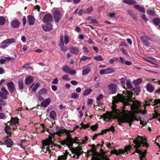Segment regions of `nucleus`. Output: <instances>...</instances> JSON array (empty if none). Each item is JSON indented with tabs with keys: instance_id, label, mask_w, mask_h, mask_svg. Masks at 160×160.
<instances>
[{
	"instance_id": "f257e3e1",
	"label": "nucleus",
	"mask_w": 160,
	"mask_h": 160,
	"mask_svg": "<svg viewBox=\"0 0 160 160\" xmlns=\"http://www.w3.org/2000/svg\"><path fill=\"white\" fill-rule=\"evenodd\" d=\"M112 111L108 112L106 113H104L102 116L103 119L107 121L111 120L113 117L118 119V122L120 123L127 122L128 123L129 126L131 127L132 123L136 120L135 118L133 116L129 115V112L127 110H125V108L123 107L122 109V111L116 109V105L112 103L111 107Z\"/></svg>"
},
{
	"instance_id": "f03ea898",
	"label": "nucleus",
	"mask_w": 160,
	"mask_h": 160,
	"mask_svg": "<svg viewBox=\"0 0 160 160\" xmlns=\"http://www.w3.org/2000/svg\"><path fill=\"white\" fill-rule=\"evenodd\" d=\"M140 91V88L138 86L133 89L132 91L127 90L126 92H124L122 95L120 96L119 98V100L122 102L125 106L130 105L132 110L134 113H137V110L141 106V103L137 100L134 102L132 97L133 94L138 95Z\"/></svg>"
},
{
	"instance_id": "7ed1b4c3",
	"label": "nucleus",
	"mask_w": 160,
	"mask_h": 160,
	"mask_svg": "<svg viewBox=\"0 0 160 160\" xmlns=\"http://www.w3.org/2000/svg\"><path fill=\"white\" fill-rule=\"evenodd\" d=\"M133 142L135 144L134 145V147L136 150L135 152L132 154H134L135 152H136L139 154V155L145 157L147 152V149H146L142 152L139 148L141 146V144H143L142 147L145 146L147 148L149 147V145L147 142L146 138L141 136L138 135L137 137L134 139Z\"/></svg>"
},
{
	"instance_id": "20e7f679",
	"label": "nucleus",
	"mask_w": 160,
	"mask_h": 160,
	"mask_svg": "<svg viewBox=\"0 0 160 160\" xmlns=\"http://www.w3.org/2000/svg\"><path fill=\"white\" fill-rule=\"evenodd\" d=\"M61 128L62 129L61 132H62L61 136L64 133L66 134L67 135V137L65 139L63 140L60 142V143L62 145H65L70 148L72 146L73 143H77L79 145L81 144L79 142H76L79 140L77 137H75L74 138H72L71 135L70 134V132H72V131L68 130L62 127H61Z\"/></svg>"
},
{
	"instance_id": "39448f33",
	"label": "nucleus",
	"mask_w": 160,
	"mask_h": 160,
	"mask_svg": "<svg viewBox=\"0 0 160 160\" xmlns=\"http://www.w3.org/2000/svg\"><path fill=\"white\" fill-rule=\"evenodd\" d=\"M47 131L48 132L49 135L48 138L45 140L44 142V144L48 145L49 143H52V142L54 141L55 140V138L54 136L55 135H57L59 136H61V134L62 132H61L62 129L61 127H59L58 126H56V129L57 132H55L53 130H49V129L48 128H46Z\"/></svg>"
},
{
	"instance_id": "423d86ee",
	"label": "nucleus",
	"mask_w": 160,
	"mask_h": 160,
	"mask_svg": "<svg viewBox=\"0 0 160 160\" xmlns=\"http://www.w3.org/2000/svg\"><path fill=\"white\" fill-rule=\"evenodd\" d=\"M131 148V146H126L125 147L124 150L122 149H119L117 150L115 148H113V150L110 152L111 155L114 154L116 155L117 156H120L122 154H123L126 152L129 151Z\"/></svg>"
},
{
	"instance_id": "0eeeda50",
	"label": "nucleus",
	"mask_w": 160,
	"mask_h": 160,
	"mask_svg": "<svg viewBox=\"0 0 160 160\" xmlns=\"http://www.w3.org/2000/svg\"><path fill=\"white\" fill-rule=\"evenodd\" d=\"M72 153L74 154V155L73 156V158H75V155L77 157L76 158H78L82 154L83 151L82 150V148L81 146H78L76 148H72L71 150Z\"/></svg>"
},
{
	"instance_id": "6e6552de",
	"label": "nucleus",
	"mask_w": 160,
	"mask_h": 160,
	"mask_svg": "<svg viewBox=\"0 0 160 160\" xmlns=\"http://www.w3.org/2000/svg\"><path fill=\"white\" fill-rule=\"evenodd\" d=\"M140 38L143 44L145 46L147 47L150 46V42L148 40L151 41L152 38L150 37L148 35H144L143 36H141Z\"/></svg>"
},
{
	"instance_id": "1a4fd4ad",
	"label": "nucleus",
	"mask_w": 160,
	"mask_h": 160,
	"mask_svg": "<svg viewBox=\"0 0 160 160\" xmlns=\"http://www.w3.org/2000/svg\"><path fill=\"white\" fill-rule=\"evenodd\" d=\"M0 91V97L3 99L7 98V95H8V92L5 87H3L1 88Z\"/></svg>"
},
{
	"instance_id": "9d476101",
	"label": "nucleus",
	"mask_w": 160,
	"mask_h": 160,
	"mask_svg": "<svg viewBox=\"0 0 160 160\" xmlns=\"http://www.w3.org/2000/svg\"><path fill=\"white\" fill-rule=\"evenodd\" d=\"M53 17L56 22H58L62 18L61 12L58 10H55L53 13Z\"/></svg>"
},
{
	"instance_id": "9b49d317",
	"label": "nucleus",
	"mask_w": 160,
	"mask_h": 160,
	"mask_svg": "<svg viewBox=\"0 0 160 160\" xmlns=\"http://www.w3.org/2000/svg\"><path fill=\"white\" fill-rule=\"evenodd\" d=\"M7 85L8 90L11 93H13L16 90L14 84L12 81L9 82Z\"/></svg>"
},
{
	"instance_id": "f8f14e48",
	"label": "nucleus",
	"mask_w": 160,
	"mask_h": 160,
	"mask_svg": "<svg viewBox=\"0 0 160 160\" xmlns=\"http://www.w3.org/2000/svg\"><path fill=\"white\" fill-rule=\"evenodd\" d=\"M108 87L109 90L111 91L112 93H115L116 92L117 86L116 84L111 83L108 85Z\"/></svg>"
},
{
	"instance_id": "ddd939ff",
	"label": "nucleus",
	"mask_w": 160,
	"mask_h": 160,
	"mask_svg": "<svg viewBox=\"0 0 160 160\" xmlns=\"http://www.w3.org/2000/svg\"><path fill=\"white\" fill-rule=\"evenodd\" d=\"M63 39V35L62 34H61L60 35V43L59 45L61 49L64 52L67 51L68 50V48H67L66 47H63L64 44Z\"/></svg>"
},
{
	"instance_id": "4468645a",
	"label": "nucleus",
	"mask_w": 160,
	"mask_h": 160,
	"mask_svg": "<svg viewBox=\"0 0 160 160\" xmlns=\"http://www.w3.org/2000/svg\"><path fill=\"white\" fill-rule=\"evenodd\" d=\"M45 25L42 26L43 30L45 31H49L52 29V25L50 23H47Z\"/></svg>"
},
{
	"instance_id": "2eb2a0df",
	"label": "nucleus",
	"mask_w": 160,
	"mask_h": 160,
	"mask_svg": "<svg viewBox=\"0 0 160 160\" xmlns=\"http://www.w3.org/2000/svg\"><path fill=\"white\" fill-rule=\"evenodd\" d=\"M52 16L50 14H47L45 15L43 18V21L45 23L51 22L52 20Z\"/></svg>"
},
{
	"instance_id": "dca6fc26",
	"label": "nucleus",
	"mask_w": 160,
	"mask_h": 160,
	"mask_svg": "<svg viewBox=\"0 0 160 160\" xmlns=\"http://www.w3.org/2000/svg\"><path fill=\"white\" fill-rule=\"evenodd\" d=\"M70 51L72 54H77L79 52V48L75 47H70L69 48Z\"/></svg>"
},
{
	"instance_id": "f3484780",
	"label": "nucleus",
	"mask_w": 160,
	"mask_h": 160,
	"mask_svg": "<svg viewBox=\"0 0 160 160\" xmlns=\"http://www.w3.org/2000/svg\"><path fill=\"white\" fill-rule=\"evenodd\" d=\"M51 101V100L50 98H48L41 103V105L43 107L46 108L50 104Z\"/></svg>"
},
{
	"instance_id": "a211bd4d",
	"label": "nucleus",
	"mask_w": 160,
	"mask_h": 160,
	"mask_svg": "<svg viewBox=\"0 0 160 160\" xmlns=\"http://www.w3.org/2000/svg\"><path fill=\"white\" fill-rule=\"evenodd\" d=\"M28 21L30 25H33L35 22V18L32 15H28Z\"/></svg>"
},
{
	"instance_id": "6ab92c4d",
	"label": "nucleus",
	"mask_w": 160,
	"mask_h": 160,
	"mask_svg": "<svg viewBox=\"0 0 160 160\" xmlns=\"http://www.w3.org/2000/svg\"><path fill=\"white\" fill-rule=\"evenodd\" d=\"M5 142L2 143V145L5 144L8 147H11L13 144L12 141L11 140V139H8L4 140Z\"/></svg>"
},
{
	"instance_id": "aec40b11",
	"label": "nucleus",
	"mask_w": 160,
	"mask_h": 160,
	"mask_svg": "<svg viewBox=\"0 0 160 160\" xmlns=\"http://www.w3.org/2000/svg\"><path fill=\"white\" fill-rule=\"evenodd\" d=\"M20 22L18 20H13L11 23V25L12 27L14 28H18L20 24Z\"/></svg>"
},
{
	"instance_id": "412c9836",
	"label": "nucleus",
	"mask_w": 160,
	"mask_h": 160,
	"mask_svg": "<svg viewBox=\"0 0 160 160\" xmlns=\"http://www.w3.org/2000/svg\"><path fill=\"white\" fill-rule=\"evenodd\" d=\"M134 7L136 9L138 10L139 12L145 13V9L143 7L141 6L138 5H136L134 6Z\"/></svg>"
},
{
	"instance_id": "4be33fe9",
	"label": "nucleus",
	"mask_w": 160,
	"mask_h": 160,
	"mask_svg": "<svg viewBox=\"0 0 160 160\" xmlns=\"http://www.w3.org/2000/svg\"><path fill=\"white\" fill-rule=\"evenodd\" d=\"M15 41L14 39L9 38L6 39L3 41L1 43V44H10L14 43L15 42Z\"/></svg>"
},
{
	"instance_id": "5701e85b",
	"label": "nucleus",
	"mask_w": 160,
	"mask_h": 160,
	"mask_svg": "<svg viewBox=\"0 0 160 160\" xmlns=\"http://www.w3.org/2000/svg\"><path fill=\"white\" fill-rule=\"evenodd\" d=\"M92 155L91 160H99L100 154L98 152L92 153Z\"/></svg>"
},
{
	"instance_id": "b1692460",
	"label": "nucleus",
	"mask_w": 160,
	"mask_h": 160,
	"mask_svg": "<svg viewBox=\"0 0 160 160\" xmlns=\"http://www.w3.org/2000/svg\"><path fill=\"white\" fill-rule=\"evenodd\" d=\"M33 80V77L29 76L26 78L25 79V83L27 85H29L32 82Z\"/></svg>"
},
{
	"instance_id": "393cba45",
	"label": "nucleus",
	"mask_w": 160,
	"mask_h": 160,
	"mask_svg": "<svg viewBox=\"0 0 160 160\" xmlns=\"http://www.w3.org/2000/svg\"><path fill=\"white\" fill-rule=\"evenodd\" d=\"M90 64H88L87 66V67L88 68L82 71V74L83 75H86L88 74L91 71V68H89Z\"/></svg>"
},
{
	"instance_id": "a878e982",
	"label": "nucleus",
	"mask_w": 160,
	"mask_h": 160,
	"mask_svg": "<svg viewBox=\"0 0 160 160\" xmlns=\"http://www.w3.org/2000/svg\"><path fill=\"white\" fill-rule=\"evenodd\" d=\"M147 89L150 92H152L154 90V87L150 83H148L147 85Z\"/></svg>"
},
{
	"instance_id": "bb28decb",
	"label": "nucleus",
	"mask_w": 160,
	"mask_h": 160,
	"mask_svg": "<svg viewBox=\"0 0 160 160\" xmlns=\"http://www.w3.org/2000/svg\"><path fill=\"white\" fill-rule=\"evenodd\" d=\"M68 154V152L66 151V153L64 155L58 157L57 160H64L67 159V156Z\"/></svg>"
},
{
	"instance_id": "cd10ccee",
	"label": "nucleus",
	"mask_w": 160,
	"mask_h": 160,
	"mask_svg": "<svg viewBox=\"0 0 160 160\" xmlns=\"http://www.w3.org/2000/svg\"><path fill=\"white\" fill-rule=\"evenodd\" d=\"M19 119L17 118H12L11 121V124H17L19 123Z\"/></svg>"
},
{
	"instance_id": "c85d7f7f",
	"label": "nucleus",
	"mask_w": 160,
	"mask_h": 160,
	"mask_svg": "<svg viewBox=\"0 0 160 160\" xmlns=\"http://www.w3.org/2000/svg\"><path fill=\"white\" fill-rule=\"evenodd\" d=\"M123 2L129 5H131L136 3V2L134 0H123Z\"/></svg>"
},
{
	"instance_id": "c756f323",
	"label": "nucleus",
	"mask_w": 160,
	"mask_h": 160,
	"mask_svg": "<svg viewBox=\"0 0 160 160\" xmlns=\"http://www.w3.org/2000/svg\"><path fill=\"white\" fill-rule=\"evenodd\" d=\"M142 82V79L141 78H139L133 81L132 83L135 85H138L141 83Z\"/></svg>"
},
{
	"instance_id": "7c9ffc66",
	"label": "nucleus",
	"mask_w": 160,
	"mask_h": 160,
	"mask_svg": "<svg viewBox=\"0 0 160 160\" xmlns=\"http://www.w3.org/2000/svg\"><path fill=\"white\" fill-rule=\"evenodd\" d=\"M18 87L19 89L21 90H22L24 88L23 82L22 80H19L18 82Z\"/></svg>"
},
{
	"instance_id": "2f4dec72",
	"label": "nucleus",
	"mask_w": 160,
	"mask_h": 160,
	"mask_svg": "<svg viewBox=\"0 0 160 160\" xmlns=\"http://www.w3.org/2000/svg\"><path fill=\"white\" fill-rule=\"evenodd\" d=\"M152 22L156 26H158L160 23V19L158 18H154L152 20Z\"/></svg>"
},
{
	"instance_id": "473e14b6",
	"label": "nucleus",
	"mask_w": 160,
	"mask_h": 160,
	"mask_svg": "<svg viewBox=\"0 0 160 160\" xmlns=\"http://www.w3.org/2000/svg\"><path fill=\"white\" fill-rule=\"evenodd\" d=\"M62 70L65 72L68 73L69 72L70 70V68L67 65H64L62 68Z\"/></svg>"
},
{
	"instance_id": "72a5a7b5",
	"label": "nucleus",
	"mask_w": 160,
	"mask_h": 160,
	"mask_svg": "<svg viewBox=\"0 0 160 160\" xmlns=\"http://www.w3.org/2000/svg\"><path fill=\"white\" fill-rule=\"evenodd\" d=\"M49 115L51 118L53 120H55V118L56 117V114L54 111L53 110L51 111L50 112Z\"/></svg>"
},
{
	"instance_id": "f704fd0d",
	"label": "nucleus",
	"mask_w": 160,
	"mask_h": 160,
	"mask_svg": "<svg viewBox=\"0 0 160 160\" xmlns=\"http://www.w3.org/2000/svg\"><path fill=\"white\" fill-rule=\"evenodd\" d=\"M11 129V128L9 126H6L4 128V130L6 133L9 135L10 136L11 135V132H9V130Z\"/></svg>"
},
{
	"instance_id": "c9c22d12",
	"label": "nucleus",
	"mask_w": 160,
	"mask_h": 160,
	"mask_svg": "<svg viewBox=\"0 0 160 160\" xmlns=\"http://www.w3.org/2000/svg\"><path fill=\"white\" fill-rule=\"evenodd\" d=\"M147 14L149 16H153L155 14V12L154 10H149L147 11Z\"/></svg>"
},
{
	"instance_id": "e433bc0d",
	"label": "nucleus",
	"mask_w": 160,
	"mask_h": 160,
	"mask_svg": "<svg viewBox=\"0 0 160 160\" xmlns=\"http://www.w3.org/2000/svg\"><path fill=\"white\" fill-rule=\"evenodd\" d=\"M106 74H110L115 72L113 68H108L106 69Z\"/></svg>"
},
{
	"instance_id": "4c0bfd02",
	"label": "nucleus",
	"mask_w": 160,
	"mask_h": 160,
	"mask_svg": "<svg viewBox=\"0 0 160 160\" xmlns=\"http://www.w3.org/2000/svg\"><path fill=\"white\" fill-rule=\"evenodd\" d=\"M47 90L45 88H43L40 90L38 93L39 95H42L45 93L47 92Z\"/></svg>"
},
{
	"instance_id": "58836bf2",
	"label": "nucleus",
	"mask_w": 160,
	"mask_h": 160,
	"mask_svg": "<svg viewBox=\"0 0 160 160\" xmlns=\"http://www.w3.org/2000/svg\"><path fill=\"white\" fill-rule=\"evenodd\" d=\"M92 91V90L91 88L86 89L83 92V95L84 96L88 95L91 93Z\"/></svg>"
},
{
	"instance_id": "ea45409f",
	"label": "nucleus",
	"mask_w": 160,
	"mask_h": 160,
	"mask_svg": "<svg viewBox=\"0 0 160 160\" xmlns=\"http://www.w3.org/2000/svg\"><path fill=\"white\" fill-rule=\"evenodd\" d=\"M94 59L97 61H102L104 59L101 55L97 56H95L94 57Z\"/></svg>"
},
{
	"instance_id": "a19ab883",
	"label": "nucleus",
	"mask_w": 160,
	"mask_h": 160,
	"mask_svg": "<svg viewBox=\"0 0 160 160\" xmlns=\"http://www.w3.org/2000/svg\"><path fill=\"white\" fill-rule=\"evenodd\" d=\"M93 10V8L92 7H90L88 8L84 12L85 13H90Z\"/></svg>"
},
{
	"instance_id": "79ce46f5",
	"label": "nucleus",
	"mask_w": 160,
	"mask_h": 160,
	"mask_svg": "<svg viewBox=\"0 0 160 160\" xmlns=\"http://www.w3.org/2000/svg\"><path fill=\"white\" fill-rule=\"evenodd\" d=\"M92 149L90 150V152L92 153L97 152H96V146L94 144H92L91 145Z\"/></svg>"
},
{
	"instance_id": "37998d69",
	"label": "nucleus",
	"mask_w": 160,
	"mask_h": 160,
	"mask_svg": "<svg viewBox=\"0 0 160 160\" xmlns=\"http://www.w3.org/2000/svg\"><path fill=\"white\" fill-rule=\"evenodd\" d=\"M5 22V18L2 16L0 17V25H4Z\"/></svg>"
},
{
	"instance_id": "c03bdc74",
	"label": "nucleus",
	"mask_w": 160,
	"mask_h": 160,
	"mask_svg": "<svg viewBox=\"0 0 160 160\" xmlns=\"http://www.w3.org/2000/svg\"><path fill=\"white\" fill-rule=\"evenodd\" d=\"M71 97L72 98H78L79 96L77 93L73 92L71 94Z\"/></svg>"
},
{
	"instance_id": "a18cd8bd",
	"label": "nucleus",
	"mask_w": 160,
	"mask_h": 160,
	"mask_svg": "<svg viewBox=\"0 0 160 160\" xmlns=\"http://www.w3.org/2000/svg\"><path fill=\"white\" fill-rule=\"evenodd\" d=\"M98 128V124L97 123L95 125L91 126L90 128L92 131H95L97 130Z\"/></svg>"
},
{
	"instance_id": "49530a36",
	"label": "nucleus",
	"mask_w": 160,
	"mask_h": 160,
	"mask_svg": "<svg viewBox=\"0 0 160 160\" xmlns=\"http://www.w3.org/2000/svg\"><path fill=\"white\" fill-rule=\"evenodd\" d=\"M91 58H89L86 56L83 55L80 58V62H81L82 61H85L87 60L90 59Z\"/></svg>"
},
{
	"instance_id": "de8ad7c7",
	"label": "nucleus",
	"mask_w": 160,
	"mask_h": 160,
	"mask_svg": "<svg viewBox=\"0 0 160 160\" xmlns=\"http://www.w3.org/2000/svg\"><path fill=\"white\" fill-rule=\"evenodd\" d=\"M118 61V59L116 58H113L110 59L109 60V63L111 64H112L114 63L115 62H117Z\"/></svg>"
},
{
	"instance_id": "09e8293b",
	"label": "nucleus",
	"mask_w": 160,
	"mask_h": 160,
	"mask_svg": "<svg viewBox=\"0 0 160 160\" xmlns=\"http://www.w3.org/2000/svg\"><path fill=\"white\" fill-rule=\"evenodd\" d=\"M126 85L128 89H131L132 87L131 82L128 81H127Z\"/></svg>"
},
{
	"instance_id": "8fccbe9b",
	"label": "nucleus",
	"mask_w": 160,
	"mask_h": 160,
	"mask_svg": "<svg viewBox=\"0 0 160 160\" xmlns=\"http://www.w3.org/2000/svg\"><path fill=\"white\" fill-rule=\"evenodd\" d=\"M39 86V84L38 83H36V84L35 85V86H34V87L32 89V91L34 92H35L36 91L38 87Z\"/></svg>"
},
{
	"instance_id": "3c124183",
	"label": "nucleus",
	"mask_w": 160,
	"mask_h": 160,
	"mask_svg": "<svg viewBox=\"0 0 160 160\" xmlns=\"http://www.w3.org/2000/svg\"><path fill=\"white\" fill-rule=\"evenodd\" d=\"M90 124L88 123L86 124H84L82 122L81 124V125L82 126V127L84 129H85L90 127Z\"/></svg>"
},
{
	"instance_id": "603ef678",
	"label": "nucleus",
	"mask_w": 160,
	"mask_h": 160,
	"mask_svg": "<svg viewBox=\"0 0 160 160\" xmlns=\"http://www.w3.org/2000/svg\"><path fill=\"white\" fill-rule=\"evenodd\" d=\"M101 157L102 158V159L100 158L99 160H110L109 158L104 155H101Z\"/></svg>"
},
{
	"instance_id": "864d4df0",
	"label": "nucleus",
	"mask_w": 160,
	"mask_h": 160,
	"mask_svg": "<svg viewBox=\"0 0 160 160\" xmlns=\"http://www.w3.org/2000/svg\"><path fill=\"white\" fill-rule=\"evenodd\" d=\"M65 43L67 44L69 42V39L67 35L64 36V40Z\"/></svg>"
},
{
	"instance_id": "5fc2aeb1",
	"label": "nucleus",
	"mask_w": 160,
	"mask_h": 160,
	"mask_svg": "<svg viewBox=\"0 0 160 160\" xmlns=\"http://www.w3.org/2000/svg\"><path fill=\"white\" fill-rule=\"evenodd\" d=\"M109 131V130H108V129L102 130L101 133H99V134H100V135H102L106 133L107 132Z\"/></svg>"
},
{
	"instance_id": "6e6d98bb",
	"label": "nucleus",
	"mask_w": 160,
	"mask_h": 160,
	"mask_svg": "<svg viewBox=\"0 0 160 160\" xmlns=\"http://www.w3.org/2000/svg\"><path fill=\"white\" fill-rule=\"evenodd\" d=\"M88 139V137L86 136L85 137H84V138L82 140V144H86Z\"/></svg>"
},
{
	"instance_id": "4d7b16f0",
	"label": "nucleus",
	"mask_w": 160,
	"mask_h": 160,
	"mask_svg": "<svg viewBox=\"0 0 160 160\" xmlns=\"http://www.w3.org/2000/svg\"><path fill=\"white\" fill-rule=\"evenodd\" d=\"M142 19H143V20H144L145 22H147L148 21L149 19L148 18H147L145 14H143L142 15Z\"/></svg>"
},
{
	"instance_id": "13d9d810",
	"label": "nucleus",
	"mask_w": 160,
	"mask_h": 160,
	"mask_svg": "<svg viewBox=\"0 0 160 160\" xmlns=\"http://www.w3.org/2000/svg\"><path fill=\"white\" fill-rule=\"evenodd\" d=\"M126 79V77H124L122 78L121 79H119V80L120 81L121 83L123 84L125 83V81Z\"/></svg>"
},
{
	"instance_id": "bf43d9fd",
	"label": "nucleus",
	"mask_w": 160,
	"mask_h": 160,
	"mask_svg": "<svg viewBox=\"0 0 160 160\" xmlns=\"http://www.w3.org/2000/svg\"><path fill=\"white\" fill-rule=\"evenodd\" d=\"M45 141V140H43L42 141V149L43 150V151L44 152L45 151H44V150L45 149V146H50V144L51 143H49L48 144V145H46L44 144V142Z\"/></svg>"
},
{
	"instance_id": "052dcab7",
	"label": "nucleus",
	"mask_w": 160,
	"mask_h": 160,
	"mask_svg": "<svg viewBox=\"0 0 160 160\" xmlns=\"http://www.w3.org/2000/svg\"><path fill=\"white\" fill-rule=\"evenodd\" d=\"M158 103H160V99H156L153 102V105H156Z\"/></svg>"
},
{
	"instance_id": "680f3d73",
	"label": "nucleus",
	"mask_w": 160,
	"mask_h": 160,
	"mask_svg": "<svg viewBox=\"0 0 160 160\" xmlns=\"http://www.w3.org/2000/svg\"><path fill=\"white\" fill-rule=\"evenodd\" d=\"M83 52L85 53H88L89 51L88 50V48L85 46H83L82 48Z\"/></svg>"
},
{
	"instance_id": "e2e57ef3",
	"label": "nucleus",
	"mask_w": 160,
	"mask_h": 160,
	"mask_svg": "<svg viewBox=\"0 0 160 160\" xmlns=\"http://www.w3.org/2000/svg\"><path fill=\"white\" fill-rule=\"evenodd\" d=\"M68 73L71 75H72L75 74L76 73V72L74 69L71 70V69H70Z\"/></svg>"
},
{
	"instance_id": "0e129e2a",
	"label": "nucleus",
	"mask_w": 160,
	"mask_h": 160,
	"mask_svg": "<svg viewBox=\"0 0 160 160\" xmlns=\"http://www.w3.org/2000/svg\"><path fill=\"white\" fill-rule=\"evenodd\" d=\"M99 73L101 75H102L104 74H106V69L101 70L99 71Z\"/></svg>"
},
{
	"instance_id": "69168bd1",
	"label": "nucleus",
	"mask_w": 160,
	"mask_h": 160,
	"mask_svg": "<svg viewBox=\"0 0 160 160\" xmlns=\"http://www.w3.org/2000/svg\"><path fill=\"white\" fill-rule=\"evenodd\" d=\"M68 76L67 74L64 75L63 76L62 79L66 81H68L69 80V79L68 78Z\"/></svg>"
},
{
	"instance_id": "338daca9",
	"label": "nucleus",
	"mask_w": 160,
	"mask_h": 160,
	"mask_svg": "<svg viewBox=\"0 0 160 160\" xmlns=\"http://www.w3.org/2000/svg\"><path fill=\"white\" fill-rule=\"evenodd\" d=\"M58 82V79L57 78H54L52 83L53 84H57Z\"/></svg>"
},
{
	"instance_id": "774afa93",
	"label": "nucleus",
	"mask_w": 160,
	"mask_h": 160,
	"mask_svg": "<svg viewBox=\"0 0 160 160\" xmlns=\"http://www.w3.org/2000/svg\"><path fill=\"white\" fill-rule=\"evenodd\" d=\"M103 95L102 94H99V96L97 98V100L99 101L101 100L103 98Z\"/></svg>"
}]
</instances>
